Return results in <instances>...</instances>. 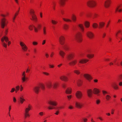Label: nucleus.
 <instances>
[{
    "mask_svg": "<svg viewBox=\"0 0 122 122\" xmlns=\"http://www.w3.org/2000/svg\"><path fill=\"white\" fill-rule=\"evenodd\" d=\"M65 38L63 36H61L59 38V41L61 45H63V47L65 50L67 51L69 49L68 46L65 43Z\"/></svg>",
    "mask_w": 122,
    "mask_h": 122,
    "instance_id": "7ed1b4c3",
    "label": "nucleus"
},
{
    "mask_svg": "<svg viewBox=\"0 0 122 122\" xmlns=\"http://www.w3.org/2000/svg\"><path fill=\"white\" fill-rule=\"evenodd\" d=\"M41 27V25L40 24H38L36 25V26H35L33 25H30L29 27V28L30 30H32L33 28H34L35 31L36 32H37L38 30L40 29Z\"/></svg>",
    "mask_w": 122,
    "mask_h": 122,
    "instance_id": "6e6552de",
    "label": "nucleus"
},
{
    "mask_svg": "<svg viewBox=\"0 0 122 122\" xmlns=\"http://www.w3.org/2000/svg\"><path fill=\"white\" fill-rule=\"evenodd\" d=\"M30 12L32 16L31 20L36 21L37 20V18L36 15L34 14V10L32 9H30Z\"/></svg>",
    "mask_w": 122,
    "mask_h": 122,
    "instance_id": "9d476101",
    "label": "nucleus"
},
{
    "mask_svg": "<svg viewBox=\"0 0 122 122\" xmlns=\"http://www.w3.org/2000/svg\"><path fill=\"white\" fill-rule=\"evenodd\" d=\"M59 113V111H57L55 113V114L56 115H58Z\"/></svg>",
    "mask_w": 122,
    "mask_h": 122,
    "instance_id": "e2e57ef3",
    "label": "nucleus"
},
{
    "mask_svg": "<svg viewBox=\"0 0 122 122\" xmlns=\"http://www.w3.org/2000/svg\"><path fill=\"white\" fill-rule=\"evenodd\" d=\"M18 12H17L15 14V16L13 17V22H14V20H15V17L16 16L18 15Z\"/></svg>",
    "mask_w": 122,
    "mask_h": 122,
    "instance_id": "a18cd8bd",
    "label": "nucleus"
},
{
    "mask_svg": "<svg viewBox=\"0 0 122 122\" xmlns=\"http://www.w3.org/2000/svg\"><path fill=\"white\" fill-rule=\"evenodd\" d=\"M88 60L87 59H82L79 60V62L80 63H86L88 61Z\"/></svg>",
    "mask_w": 122,
    "mask_h": 122,
    "instance_id": "5701e85b",
    "label": "nucleus"
},
{
    "mask_svg": "<svg viewBox=\"0 0 122 122\" xmlns=\"http://www.w3.org/2000/svg\"><path fill=\"white\" fill-rule=\"evenodd\" d=\"M40 88H41L42 90H44L45 89V85L44 84H40L38 86L35 87L33 90L36 93L38 94L40 91Z\"/></svg>",
    "mask_w": 122,
    "mask_h": 122,
    "instance_id": "39448f33",
    "label": "nucleus"
},
{
    "mask_svg": "<svg viewBox=\"0 0 122 122\" xmlns=\"http://www.w3.org/2000/svg\"><path fill=\"white\" fill-rule=\"evenodd\" d=\"M51 22L52 23L53 25H55V24H56L57 23V22L56 21H55L54 20H51Z\"/></svg>",
    "mask_w": 122,
    "mask_h": 122,
    "instance_id": "c03bdc74",
    "label": "nucleus"
},
{
    "mask_svg": "<svg viewBox=\"0 0 122 122\" xmlns=\"http://www.w3.org/2000/svg\"><path fill=\"white\" fill-rule=\"evenodd\" d=\"M84 76L86 78L90 81L92 79V77L91 75L88 74H84Z\"/></svg>",
    "mask_w": 122,
    "mask_h": 122,
    "instance_id": "6ab92c4d",
    "label": "nucleus"
},
{
    "mask_svg": "<svg viewBox=\"0 0 122 122\" xmlns=\"http://www.w3.org/2000/svg\"><path fill=\"white\" fill-rule=\"evenodd\" d=\"M105 25V23L104 22H100L99 23V25L100 28H101L103 27ZM100 28V27H99Z\"/></svg>",
    "mask_w": 122,
    "mask_h": 122,
    "instance_id": "c9c22d12",
    "label": "nucleus"
},
{
    "mask_svg": "<svg viewBox=\"0 0 122 122\" xmlns=\"http://www.w3.org/2000/svg\"><path fill=\"white\" fill-rule=\"evenodd\" d=\"M116 12H121L122 10L120 9V8H116L115 10Z\"/></svg>",
    "mask_w": 122,
    "mask_h": 122,
    "instance_id": "ea45409f",
    "label": "nucleus"
},
{
    "mask_svg": "<svg viewBox=\"0 0 122 122\" xmlns=\"http://www.w3.org/2000/svg\"><path fill=\"white\" fill-rule=\"evenodd\" d=\"M67 97L68 100H69L71 99V95H70L67 96Z\"/></svg>",
    "mask_w": 122,
    "mask_h": 122,
    "instance_id": "5fc2aeb1",
    "label": "nucleus"
},
{
    "mask_svg": "<svg viewBox=\"0 0 122 122\" xmlns=\"http://www.w3.org/2000/svg\"><path fill=\"white\" fill-rule=\"evenodd\" d=\"M21 79L22 82H24L26 81L27 79V78L26 77L25 71L23 72L22 73Z\"/></svg>",
    "mask_w": 122,
    "mask_h": 122,
    "instance_id": "f3484780",
    "label": "nucleus"
},
{
    "mask_svg": "<svg viewBox=\"0 0 122 122\" xmlns=\"http://www.w3.org/2000/svg\"><path fill=\"white\" fill-rule=\"evenodd\" d=\"M8 109H9L8 112H10V110L11 109V106L10 105V106H9V108H8Z\"/></svg>",
    "mask_w": 122,
    "mask_h": 122,
    "instance_id": "13d9d810",
    "label": "nucleus"
},
{
    "mask_svg": "<svg viewBox=\"0 0 122 122\" xmlns=\"http://www.w3.org/2000/svg\"><path fill=\"white\" fill-rule=\"evenodd\" d=\"M31 106L30 105H29L28 107L25 108V113H28L29 111L31 109Z\"/></svg>",
    "mask_w": 122,
    "mask_h": 122,
    "instance_id": "c85d7f7f",
    "label": "nucleus"
},
{
    "mask_svg": "<svg viewBox=\"0 0 122 122\" xmlns=\"http://www.w3.org/2000/svg\"><path fill=\"white\" fill-rule=\"evenodd\" d=\"M20 45L21 46V48L24 51H25L27 50L28 48L23 42L22 41L20 42Z\"/></svg>",
    "mask_w": 122,
    "mask_h": 122,
    "instance_id": "f8f14e48",
    "label": "nucleus"
},
{
    "mask_svg": "<svg viewBox=\"0 0 122 122\" xmlns=\"http://www.w3.org/2000/svg\"><path fill=\"white\" fill-rule=\"evenodd\" d=\"M58 49L60 51L59 52L60 55L63 58H64V56L65 54V52L62 51L59 48H58Z\"/></svg>",
    "mask_w": 122,
    "mask_h": 122,
    "instance_id": "412c9836",
    "label": "nucleus"
},
{
    "mask_svg": "<svg viewBox=\"0 0 122 122\" xmlns=\"http://www.w3.org/2000/svg\"><path fill=\"white\" fill-rule=\"evenodd\" d=\"M48 103L54 106H56L57 105V102L55 101H50L48 102Z\"/></svg>",
    "mask_w": 122,
    "mask_h": 122,
    "instance_id": "a878e982",
    "label": "nucleus"
},
{
    "mask_svg": "<svg viewBox=\"0 0 122 122\" xmlns=\"http://www.w3.org/2000/svg\"><path fill=\"white\" fill-rule=\"evenodd\" d=\"M60 79L61 80L65 81H67L68 80L67 77L65 76H63L60 77Z\"/></svg>",
    "mask_w": 122,
    "mask_h": 122,
    "instance_id": "b1692460",
    "label": "nucleus"
},
{
    "mask_svg": "<svg viewBox=\"0 0 122 122\" xmlns=\"http://www.w3.org/2000/svg\"><path fill=\"white\" fill-rule=\"evenodd\" d=\"M49 66L50 68H53L54 67V66L53 65H49Z\"/></svg>",
    "mask_w": 122,
    "mask_h": 122,
    "instance_id": "0e129e2a",
    "label": "nucleus"
},
{
    "mask_svg": "<svg viewBox=\"0 0 122 122\" xmlns=\"http://www.w3.org/2000/svg\"><path fill=\"white\" fill-rule=\"evenodd\" d=\"M93 80L95 83H97L98 81V80L97 79H94Z\"/></svg>",
    "mask_w": 122,
    "mask_h": 122,
    "instance_id": "680f3d73",
    "label": "nucleus"
},
{
    "mask_svg": "<svg viewBox=\"0 0 122 122\" xmlns=\"http://www.w3.org/2000/svg\"><path fill=\"white\" fill-rule=\"evenodd\" d=\"M58 85L57 82L55 81H49L46 83V85L47 87L49 88H50L52 87L54 89L56 88Z\"/></svg>",
    "mask_w": 122,
    "mask_h": 122,
    "instance_id": "20e7f679",
    "label": "nucleus"
},
{
    "mask_svg": "<svg viewBox=\"0 0 122 122\" xmlns=\"http://www.w3.org/2000/svg\"><path fill=\"white\" fill-rule=\"evenodd\" d=\"M93 27L94 28H96L98 26V25L96 23H94L93 25Z\"/></svg>",
    "mask_w": 122,
    "mask_h": 122,
    "instance_id": "58836bf2",
    "label": "nucleus"
},
{
    "mask_svg": "<svg viewBox=\"0 0 122 122\" xmlns=\"http://www.w3.org/2000/svg\"><path fill=\"white\" fill-rule=\"evenodd\" d=\"M102 92L103 94L104 95H105V94H108V92L105 91L104 90H102Z\"/></svg>",
    "mask_w": 122,
    "mask_h": 122,
    "instance_id": "603ef678",
    "label": "nucleus"
},
{
    "mask_svg": "<svg viewBox=\"0 0 122 122\" xmlns=\"http://www.w3.org/2000/svg\"><path fill=\"white\" fill-rule=\"evenodd\" d=\"M121 31L120 30H119L117 32L116 34V36L117 38V37H119L121 39V40H122V37H121L120 36L119 37L118 36V33H120Z\"/></svg>",
    "mask_w": 122,
    "mask_h": 122,
    "instance_id": "473e14b6",
    "label": "nucleus"
},
{
    "mask_svg": "<svg viewBox=\"0 0 122 122\" xmlns=\"http://www.w3.org/2000/svg\"><path fill=\"white\" fill-rule=\"evenodd\" d=\"M20 91H22L23 89V87H22V85H21L20 86Z\"/></svg>",
    "mask_w": 122,
    "mask_h": 122,
    "instance_id": "3c124183",
    "label": "nucleus"
},
{
    "mask_svg": "<svg viewBox=\"0 0 122 122\" xmlns=\"http://www.w3.org/2000/svg\"><path fill=\"white\" fill-rule=\"evenodd\" d=\"M82 81L80 79H79L76 81V83L78 86H81L82 84Z\"/></svg>",
    "mask_w": 122,
    "mask_h": 122,
    "instance_id": "bb28decb",
    "label": "nucleus"
},
{
    "mask_svg": "<svg viewBox=\"0 0 122 122\" xmlns=\"http://www.w3.org/2000/svg\"><path fill=\"white\" fill-rule=\"evenodd\" d=\"M63 27V28L65 30H66L68 29L69 27L68 25H67L66 24H65L64 25Z\"/></svg>",
    "mask_w": 122,
    "mask_h": 122,
    "instance_id": "e433bc0d",
    "label": "nucleus"
},
{
    "mask_svg": "<svg viewBox=\"0 0 122 122\" xmlns=\"http://www.w3.org/2000/svg\"><path fill=\"white\" fill-rule=\"evenodd\" d=\"M76 97L79 99H81L83 96L82 92L79 91H78L76 92Z\"/></svg>",
    "mask_w": 122,
    "mask_h": 122,
    "instance_id": "ddd939ff",
    "label": "nucleus"
},
{
    "mask_svg": "<svg viewBox=\"0 0 122 122\" xmlns=\"http://www.w3.org/2000/svg\"><path fill=\"white\" fill-rule=\"evenodd\" d=\"M87 119L86 118H83L82 119V121H83V122H86L87 121Z\"/></svg>",
    "mask_w": 122,
    "mask_h": 122,
    "instance_id": "864d4df0",
    "label": "nucleus"
},
{
    "mask_svg": "<svg viewBox=\"0 0 122 122\" xmlns=\"http://www.w3.org/2000/svg\"><path fill=\"white\" fill-rule=\"evenodd\" d=\"M71 18L72 20L74 21H75L76 20V16L73 15H72L71 16Z\"/></svg>",
    "mask_w": 122,
    "mask_h": 122,
    "instance_id": "2f4dec72",
    "label": "nucleus"
},
{
    "mask_svg": "<svg viewBox=\"0 0 122 122\" xmlns=\"http://www.w3.org/2000/svg\"><path fill=\"white\" fill-rule=\"evenodd\" d=\"M20 86H17L15 87L16 89L17 90L19 91L20 89Z\"/></svg>",
    "mask_w": 122,
    "mask_h": 122,
    "instance_id": "8fccbe9b",
    "label": "nucleus"
},
{
    "mask_svg": "<svg viewBox=\"0 0 122 122\" xmlns=\"http://www.w3.org/2000/svg\"><path fill=\"white\" fill-rule=\"evenodd\" d=\"M32 44L34 45H36L38 43L37 42L35 41H33L32 42Z\"/></svg>",
    "mask_w": 122,
    "mask_h": 122,
    "instance_id": "6e6d98bb",
    "label": "nucleus"
},
{
    "mask_svg": "<svg viewBox=\"0 0 122 122\" xmlns=\"http://www.w3.org/2000/svg\"><path fill=\"white\" fill-rule=\"evenodd\" d=\"M46 27L44 26L43 29V33L44 35H46L47 34L46 31Z\"/></svg>",
    "mask_w": 122,
    "mask_h": 122,
    "instance_id": "c756f323",
    "label": "nucleus"
},
{
    "mask_svg": "<svg viewBox=\"0 0 122 122\" xmlns=\"http://www.w3.org/2000/svg\"><path fill=\"white\" fill-rule=\"evenodd\" d=\"M99 91L98 89L94 88L93 90V91L92 89H89L87 91V93L88 97L90 98H91L92 97L93 93L95 94L98 95L99 92Z\"/></svg>",
    "mask_w": 122,
    "mask_h": 122,
    "instance_id": "f03ea898",
    "label": "nucleus"
},
{
    "mask_svg": "<svg viewBox=\"0 0 122 122\" xmlns=\"http://www.w3.org/2000/svg\"><path fill=\"white\" fill-rule=\"evenodd\" d=\"M13 100L14 102H16V99L15 97H13Z\"/></svg>",
    "mask_w": 122,
    "mask_h": 122,
    "instance_id": "4d7b16f0",
    "label": "nucleus"
},
{
    "mask_svg": "<svg viewBox=\"0 0 122 122\" xmlns=\"http://www.w3.org/2000/svg\"><path fill=\"white\" fill-rule=\"evenodd\" d=\"M111 97L108 95H107L106 96V98L108 101L110 100Z\"/></svg>",
    "mask_w": 122,
    "mask_h": 122,
    "instance_id": "a19ab883",
    "label": "nucleus"
},
{
    "mask_svg": "<svg viewBox=\"0 0 122 122\" xmlns=\"http://www.w3.org/2000/svg\"><path fill=\"white\" fill-rule=\"evenodd\" d=\"M111 0H106L105 2V5L106 7L110 6V3L111 2Z\"/></svg>",
    "mask_w": 122,
    "mask_h": 122,
    "instance_id": "aec40b11",
    "label": "nucleus"
},
{
    "mask_svg": "<svg viewBox=\"0 0 122 122\" xmlns=\"http://www.w3.org/2000/svg\"><path fill=\"white\" fill-rule=\"evenodd\" d=\"M87 5L89 7H97L95 2L93 1H89L87 3Z\"/></svg>",
    "mask_w": 122,
    "mask_h": 122,
    "instance_id": "9b49d317",
    "label": "nucleus"
},
{
    "mask_svg": "<svg viewBox=\"0 0 122 122\" xmlns=\"http://www.w3.org/2000/svg\"><path fill=\"white\" fill-rule=\"evenodd\" d=\"M56 2L54 1H52V4L53 7H55L56 5Z\"/></svg>",
    "mask_w": 122,
    "mask_h": 122,
    "instance_id": "37998d69",
    "label": "nucleus"
},
{
    "mask_svg": "<svg viewBox=\"0 0 122 122\" xmlns=\"http://www.w3.org/2000/svg\"><path fill=\"white\" fill-rule=\"evenodd\" d=\"M74 56V54L73 53H70L66 55V58L69 60L72 59Z\"/></svg>",
    "mask_w": 122,
    "mask_h": 122,
    "instance_id": "4468645a",
    "label": "nucleus"
},
{
    "mask_svg": "<svg viewBox=\"0 0 122 122\" xmlns=\"http://www.w3.org/2000/svg\"><path fill=\"white\" fill-rule=\"evenodd\" d=\"M83 105V103H80L78 102H76L75 103L76 107L79 108H81Z\"/></svg>",
    "mask_w": 122,
    "mask_h": 122,
    "instance_id": "a211bd4d",
    "label": "nucleus"
},
{
    "mask_svg": "<svg viewBox=\"0 0 122 122\" xmlns=\"http://www.w3.org/2000/svg\"><path fill=\"white\" fill-rule=\"evenodd\" d=\"M8 41V39L6 36H4L1 38V41L2 45L5 47L6 48L7 46V44L5 43V42L8 43V46H9L10 44V41Z\"/></svg>",
    "mask_w": 122,
    "mask_h": 122,
    "instance_id": "423d86ee",
    "label": "nucleus"
},
{
    "mask_svg": "<svg viewBox=\"0 0 122 122\" xmlns=\"http://www.w3.org/2000/svg\"><path fill=\"white\" fill-rule=\"evenodd\" d=\"M73 107L71 106L70 105L69 107V109H72L73 108Z\"/></svg>",
    "mask_w": 122,
    "mask_h": 122,
    "instance_id": "69168bd1",
    "label": "nucleus"
},
{
    "mask_svg": "<svg viewBox=\"0 0 122 122\" xmlns=\"http://www.w3.org/2000/svg\"><path fill=\"white\" fill-rule=\"evenodd\" d=\"M1 24L2 28H4L8 23L7 21L5 18L6 15L3 14L1 15Z\"/></svg>",
    "mask_w": 122,
    "mask_h": 122,
    "instance_id": "0eeeda50",
    "label": "nucleus"
},
{
    "mask_svg": "<svg viewBox=\"0 0 122 122\" xmlns=\"http://www.w3.org/2000/svg\"><path fill=\"white\" fill-rule=\"evenodd\" d=\"M71 92V89L70 88H68L66 90V93L67 94H70Z\"/></svg>",
    "mask_w": 122,
    "mask_h": 122,
    "instance_id": "cd10ccee",
    "label": "nucleus"
},
{
    "mask_svg": "<svg viewBox=\"0 0 122 122\" xmlns=\"http://www.w3.org/2000/svg\"><path fill=\"white\" fill-rule=\"evenodd\" d=\"M119 85L120 86H122V81L120 82H119Z\"/></svg>",
    "mask_w": 122,
    "mask_h": 122,
    "instance_id": "774afa93",
    "label": "nucleus"
},
{
    "mask_svg": "<svg viewBox=\"0 0 122 122\" xmlns=\"http://www.w3.org/2000/svg\"><path fill=\"white\" fill-rule=\"evenodd\" d=\"M94 56L93 54H87V57L89 58H92Z\"/></svg>",
    "mask_w": 122,
    "mask_h": 122,
    "instance_id": "72a5a7b5",
    "label": "nucleus"
},
{
    "mask_svg": "<svg viewBox=\"0 0 122 122\" xmlns=\"http://www.w3.org/2000/svg\"><path fill=\"white\" fill-rule=\"evenodd\" d=\"M48 109H54V107H48Z\"/></svg>",
    "mask_w": 122,
    "mask_h": 122,
    "instance_id": "338daca9",
    "label": "nucleus"
},
{
    "mask_svg": "<svg viewBox=\"0 0 122 122\" xmlns=\"http://www.w3.org/2000/svg\"><path fill=\"white\" fill-rule=\"evenodd\" d=\"M122 79V74L116 78L114 81L112 82L111 84V86L115 89H117L118 88L117 85V82H119L120 80Z\"/></svg>",
    "mask_w": 122,
    "mask_h": 122,
    "instance_id": "f257e3e1",
    "label": "nucleus"
},
{
    "mask_svg": "<svg viewBox=\"0 0 122 122\" xmlns=\"http://www.w3.org/2000/svg\"><path fill=\"white\" fill-rule=\"evenodd\" d=\"M19 100L20 103L21 104H23L24 102L25 101V100L24 98V96L22 94H21L19 98Z\"/></svg>",
    "mask_w": 122,
    "mask_h": 122,
    "instance_id": "dca6fc26",
    "label": "nucleus"
},
{
    "mask_svg": "<svg viewBox=\"0 0 122 122\" xmlns=\"http://www.w3.org/2000/svg\"><path fill=\"white\" fill-rule=\"evenodd\" d=\"M25 118H26L27 117H29L30 116V115L28 113H25Z\"/></svg>",
    "mask_w": 122,
    "mask_h": 122,
    "instance_id": "79ce46f5",
    "label": "nucleus"
},
{
    "mask_svg": "<svg viewBox=\"0 0 122 122\" xmlns=\"http://www.w3.org/2000/svg\"><path fill=\"white\" fill-rule=\"evenodd\" d=\"M39 117H41L43 116L44 115V112H40L38 114Z\"/></svg>",
    "mask_w": 122,
    "mask_h": 122,
    "instance_id": "4c0bfd02",
    "label": "nucleus"
},
{
    "mask_svg": "<svg viewBox=\"0 0 122 122\" xmlns=\"http://www.w3.org/2000/svg\"><path fill=\"white\" fill-rule=\"evenodd\" d=\"M15 88H12L11 89V90L10 91V92L13 93L15 91Z\"/></svg>",
    "mask_w": 122,
    "mask_h": 122,
    "instance_id": "09e8293b",
    "label": "nucleus"
},
{
    "mask_svg": "<svg viewBox=\"0 0 122 122\" xmlns=\"http://www.w3.org/2000/svg\"><path fill=\"white\" fill-rule=\"evenodd\" d=\"M43 73L47 76L49 75V74L47 72H43Z\"/></svg>",
    "mask_w": 122,
    "mask_h": 122,
    "instance_id": "052dcab7",
    "label": "nucleus"
},
{
    "mask_svg": "<svg viewBox=\"0 0 122 122\" xmlns=\"http://www.w3.org/2000/svg\"><path fill=\"white\" fill-rule=\"evenodd\" d=\"M87 36L90 39H92L94 37L93 33L92 32L88 31L86 33Z\"/></svg>",
    "mask_w": 122,
    "mask_h": 122,
    "instance_id": "2eb2a0df",
    "label": "nucleus"
},
{
    "mask_svg": "<svg viewBox=\"0 0 122 122\" xmlns=\"http://www.w3.org/2000/svg\"><path fill=\"white\" fill-rule=\"evenodd\" d=\"M74 72L77 74H79L80 73V71L77 70H75L74 71Z\"/></svg>",
    "mask_w": 122,
    "mask_h": 122,
    "instance_id": "49530a36",
    "label": "nucleus"
},
{
    "mask_svg": "<svg viewBox=\"0 0 122 122\" xmlns=\"http://www.w3.org/2000/svg\"><path fill=\"white\" fill-rule=\"evenodd\" d=\"M63 20L65 21L66 22H71V20L67 18H63Z\"/></svg>",
    "mask_w": 122,
    "mask_h": 122,
    "instance_id": "f704fd0d",
    "label": "nucleus"
},
{
    "mask_svg": "<svg viewBox=\"0 0 122 122\" xmlns=\"http://www.w3.org/2000/svg\"><path fill=\"white\" fill-rule=\"evenodd\" d=\"M78 27L82 31H84V27L82 24H78Z\"/></svg>",
    "mask_w": 122,
    "mask_h": 122,
    "instance_id": "393cba45",
    "label": "nucleus"
},
{
    "mask_svg": "<svg viewBox=\"0 0 122 122\" xmlns=\"http://www.w3.org/2000/svg\"><path fill=\"white\" fill-rule=\"evenodd\" d=\"M84 25L86 27L88 28L89 26V23L88 21H86L84 22Z\"/></svg>",
    "mask_w": 122,
    "mask_h": 122,
    "instance_id": "7c9ffc66",
    "label": "nucleus"
},
{
    "mask_svg": "<svg viewBox=\"0 0 122 122\" xmlns=\"http://www.w3.org/2000/svg\"><path fill=\"white\" fill-rule=\"evenodd\" d=\"M46 41V40H43L42 41V45H44Z\"/></svg>",
    "mask_w": 122,
    "mask_h": 122,
    "instance_id": "bf43d9fd",
    "label": "nucleus"
},
{
    "mask_svg": "<svg viewBox=\"0 0 122 122\" xmlns=\"http://www.w3.org/2000/svg\"><path fill=\"white\" fill-rule=\"evenodd\" d=\"M77 62V60H75L70 62L69 63V64L71 66H73Z\"/></svg>",
    "mask_w": 122,
    "mask_h": 122,
    "instance_id": "4be33fe9",
    "label": "nucleus"
},
{
    "mask_svg": "<svg viewBox=\"0 0 122 122\" xmlns=\"http://www.w3.org/2000/svg\"><path fill=\"white\" fill-rule=\"evenodd\" d=\"M82 35L80 32L77 33L76 35L75 38L77 41L78 42H81L82 40Z\"/></svg>",
    "mask_w": 122,
    "mask_h": 122,
    "instance_id": "1a4fd4ad",
    "label": "nucleus"
},
{
    "mask_svg": "<svg viewBox=\"0 0 122 122\" xmlns=\"http://www.w3.org/2000/svg\"><path fill=\"white\" fill-rule=\"evenodd\" d=\"M96 102L97 104H99L100 102V100L99 99H97L96 101Z\"/></svg>",
    "mask_w": 122,
    "mask_h": 122,
    "instance_id": "de8ad7c7",
    "label": "nucleus"
}]
</instances>
